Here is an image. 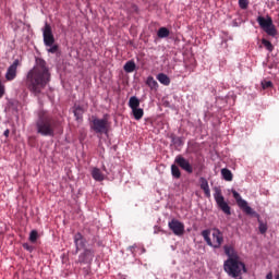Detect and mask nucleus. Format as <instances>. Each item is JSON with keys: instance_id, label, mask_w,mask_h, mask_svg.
<instances>
[{"instance_id": "f257e3e1", "label": "nucleus", "mask_w": 279, "mask_h": 279, "mask_svg": "<svg viewBox=\"0 0 279 279\" xmlns=\"http://www.w3.org/2000/svg\"><path fill=\"white\" fill-rule=\"evenodd\" d=\"M51 82V73L47 68V61L41 58L36 59V65L27 73L26 86L28 90L38 97L47 84Z\"/></svg>"}, {"instance_id": "f03ea898", "label": "nucleus", "mask_w": 279, "mask_h": 279, "mask_svg": "<svg viewBox=\"0 0 279 279\" xmlns=\"http://www.w3.org/2000/svg\"><path fill=\"white\" fill-rule=\"evenodd\" d=\"M225 254L228 256L227 260L223 263V270L230 278H241L243 274H247V268L245 267V263L241 260V256H239V252L234 250L232 245L223 246Z\"/></svg>"}, {"instance_id": "7ed1b4c3", "label": "nucleus", "mask_w": 279, "mask_h": 279, "mask_svg": "<svg viewBox=\"0 0 279 279\" xmlns=\"http://www.w3.org/2000/svg\"><path fill=\"white\" fill-rule=\"evenodd\" d=\"M36 130L40 136H56V130L60 128V122L53 116L45 110H39L37 113Z\"/></svg>"}, {"instance_id": "20e7f679", "label": "nucleus", "mask_w": 279, "mask_h": 279, "mask_svg": "<svg viewBox=\"0 0 279 279\" xmlns=\"http://www.w3.org/2000/svg\"><path fill=\"white\" fill-rule=\"evenodd\" d=\"M201 234L207 245H209V247H214V250H219V247L223 245V233H221L219 229H213V240L210 239V230L208 229L203 230Z\"/></svg>"}, {"instance_id": "39448f33", "label": "nucleus", "mask_w": 279, "mask_h": 279, "mask_svg": "<svg viewBox=\"0 0 279 279\" xmlns=\"http://www.w3.org/2000/svg\"><path fill=\"white\" fill-rule=\"evenodd\" d=\"M257 23L262 29L268 35V36H277L278 31L276 29V25H274V20H271L270 16L264 17V16H258L257 17Z\"/></svg>"}, {"instance_id": "423d86ee", "label": "nucleus", "mask_w": 279, "mask_h": 279, "mask_svg": "<svg viewBox=\"0 0 279 279\" xmlns=\"http://www.w3.org/2000/svg\"><path fill=\"white\" fill-rule=\"evenodd\" d=\"M90 130L96 134H107L108 133V119H98L93 117L90 122Z\"/></svg>"}, {"instance_id": "0eeeda50", "label": "nucleus", "mask_w": 279, "mask_h": 279, "mask_svg": "<svg viewBox=\"0 0 279 279\" xmlns=\"http://www.w3.org/2000/svg\"><path fill=\"white\" fill-rule=\"evenodd\" d=\"M214 199H215L218 208H220V210H222V213H225V215H232V213L230 211V205H228V203L226 202L223 194H221V190H219V189L215 190Z\"/></svg>"}, {"instance_id": "6e6552de", "label": "nucleus", "mask_w": 279, "mask_h": 279, "mask_svg": "<svg viewBox=\"0 0 279 279\" xmlns=\"http://www.w3.org/2000/svg\"><path fill=\"white\" fill-rule=\"evenodd\" d=\"M43 37H44V45L46 47H53L56 45V37L53 36V31L51 29V25L46 23L43 28Z\"/></svg>"}, {"instance_id": "1a4fd4ad", "label": "nucleus", "mask_w": 279, "mask_h": 279, "mask_svg": "<svg viewBox=\"0 0 279 279\" xmlns=\"http://www.w3.org/2000/svg\"><path fill=\"white\" fill-rule=\"evenodd\" d=\"M232 195L236 201L238 206H240L246 215H256V211H254V209H252V207L247 205V202L241 197V194H239V192L233 190Z\"/></svg>"}, {"instance_id": "9d476101", "label": "nucleus", "mask_w": 279, "mask_h": 279, "mask_svg": "<svg viewBox=\"0 0 279 279\" xmlns=\"http://www.w3.org/2000/svg\"><path fill=\"white\" fill-rule=\"evenodd\" d=\"M19 66H21V61L19 59H15L7 70V73H5L7 82H12L13 80H16V73H17Z\"/></svg>"}, {"instance_id": "9b49d317", "label": "nucleus", "mask_w": 279, "mask_h": 279, "mask_svg": "<svg viewBox=\"0 0 279 279\" xmlns=\"http://www.w3.org/2000/svg\"><path fill=\"white\" fill-rule=\"evenodd\" d=\"M168 228L175 234V236H182L184 234V223L178 219H172L168 223Z\"/></svg>"}, {"instance_id": "f8f14e48", "label": "nucleus", "mask_w": 279, "mask_h": 279, "mask_svg": "<svg viewBox=\"0 0 279 279\" xmlns=\"http://www.w3.org/2000/svg\"><path fill=\"white\" fill-rule=\"evenodd\" d=\"M95 258V251L92 248H85L83 253L78 255V263L83 265H90Z\"/></svg>"}, {"instance_id": "ddd939ff", "label": "nucleus", "mask_w": 279, "mask_h": 279, "mask_svg": "<svg viewBox=\"0 0 279 279\" xmlns=\"http://www.w3.org/2000/svg\"><path fill=\"white\" fill-rule=\"evenodd\" d=\"M175 165H178L183 171L186 173H193V166L189 161V159L184 158L182 155H179L174 159Z\"/></svg>"}, {"instance_id": "4468645a", "label": "nucleus", "mask_w": 279, "mask_h": 279, "mask_svg": "<svg viewBox=\"0 0 279 279\" xmlns=\"http://www.w3.org/2000/svg\"><path fill=\"white\" fill-rule=\"evenodd\" d=\"M74 243H75V254H77V252H80V250H82V247H86V239H84V235H82V233H76L74 235Z\"/></svg>"}, {"instance_id": "2eb2a0df", "label": "nucleus", "mask_w": 279, "mask_h": 279, "mask_svg": "<svg viewBox=\"0 0 279 279\" xmlns=\"http://www.w3.org/2000/svg\"><path fill=\"white\" fill-rule=\"evenodd\" d=\"M199 184L202 191H204L205 197H210V186L208 185V180H206L204 177H201Z\"/></svg>"}, {"instance_id": "dca6fc26", "label": "nucleus", "mask_w": 279, "mask_h": 279, "mask_svg": "<svg viewBox=\"0 0 279 279\" xmlns=\"http://www.w3.org/2000/svg\"><path fill=\"white\" fill-rule=\"evenodd\" d=\"M92 178L96 180V182H104L105 177L99 168H94L92 170Z\"/></svg>"}, {"instance_id": "f3484780", "label": "nucleus", "mask_w": 279, "mask_h": 279, "mask_svg": "<svg viewBox=\"0 0 279 279\" xmlns=\"http://www.w3.org/2000/svg\"><path fill=\"white\" fill-rule=\"evenodd\" d=\"M157 80H158V82H160V84H162L163 86H169V84H171V78H169V77L167 76V74H165V73H159V74L157 75Z\"/></svg>"}, {"instance_id": "a211bd4d", "label": "nucleus", "mask_w": 279, "mask_h": 279, "mask_svg": "<svg viewBox=\"0 0 279 279\" xmlns=\"http://www.w3.org/2000/svg\"><path fill=\"white\" fill-rule=\"evenodd\" d=\"M140 106H141V100L136 96H132L129 99V108H131V110L140 108Z\"/></svg>"}, {"instance_id": "6ab92c4d", "label": "nucleus", "mask_w": 279, "mask_h": 279, "mask_svg": "<svg viewBox=\"0 0 279 279\" xmlns=\"http://www.w3.org/2000/svg\"><path fill=\"white\" fill-rule=\"evenodd\" d=\"M221 175L223 180H226V182H232L233 180L232 171H230V169H227V168L221 169Z\"/></svg>"}, {"instance_id": "aec40b11", "label": "nucleus", "mask_w": 279, "mask_h": 279, "mask_svg": "<svg viewBox=\"0 0 279 279\" xmlns=\"http://www.w3.org/2000/svg\"><path fill=\"white\" fill-rule=\"evenodd\" d=\"M123 69L125 73H134V71H136V63L134 61H128Z\"/></svg>"}, {"instance_id": "412c9836", "label": "nucleus", "mask_w": 279, "mask_h": 279, "mask_svg": "<svg viewBox=\"0 0 279 279\" xmlns=\"http://www.w3.org/2000/svg\"><path fill=\"white\" fill-rule=\"evenodd\" d=\"M146 84L151 90L158 89V82L154 80V76H148L146 80Z\"/></svg>"}, {"instance_id": "4be33fe9", "label": "nucleus", "mask_w": 279, "mask_h": 279, "mask_svg": "<svg viewBox=\"0 0 279 279\" xmlns=\"http://www.w3.org/2000/svg\"><path fill=\"white\" fill-rule=\"evenodd\" d=\"M171 32L167 27H160L157 32L158 38H169Z\"/></svg>"}, {"instance_id": "5701e85b", "label": "nucleus", "mask_w": 279, "mask_h": 279, "mask_svg": "<svg viewBox=\"0 0 279 279\" xmlns=\"http://www.w3.org/2000/svg\"><path fill=\"white\" fill-rule=\"evenodd\" d=\"M73 113H74L76 121H80V119H82V117L84 114V107H82V106L74 107Z\"/></svg>"}, {"instance_id": "b1692460", "label": "nucleus", "mask_w": 279, "mask_h": 279, "mask_svg": "<svg viewBox=\"0 0 279 279\" xmlns=\"http://www.w3.org/2000/svg\"><path fill=\"white\" fill-rule=\"evenodd\" d=\"M171 174L173 178H175V180H180V178H182V172L177 165L171 166Z\"/></svg>"}, {"instance_id": "393cba45", "label": "nucleus", "mask_w": 279, "mask_h": 279, "mask_svg": "<svg viewBox=\"0 0 279 279\" xmlns=\"http://www.w3.org/2000/svg\"><path fill=\"white\" fill-rule=\"evenodd\" d=\"M133 117L136 121H141V118L145 114V111L141 108L132 109Z\"/></svg>"}, {"instance_id": "a878e982", "label": "nucleus", "mask_w": 279, "mask_h": 279, "mask_svg": "<svg viewBox=\"0 0 279 279\" xmlns=\"http://www.w3.org/2000/svg\"><path fill=\"white\" fill-rule=\"evenodd\" d=\"M262 45H264L265 49H267V51H274V44H271V41L267 40V39H262Z\"/></svg>"}, {"instance_id": "bb28decb", "label": "nucleus", "mask_w": 279, "mask_h": 279, "mask_svg": "<svg viewBox=\"0 0 279 279\" xmlns=\"http://www.w3.org/2000/svg\"><path fill=\"white\" fill-rule=\"evenodd\" d=\"M259 223V232L260 234H266L267 233V223L263 222V220H258Z\"/></svg>"}, {"instance_id": "cd10ccee", "label": "nucleus", "mask_w": 279, "mask_h": 279, "mask_svg": "<svg viewBox=\"0 0 279 279\" xmlns=\"http://www.w3.org/2000/svg\"><path fill=\"white\" fill-rule=\"evenodd\" d=\"M29 241L31 243H36V241H38V231L36 230L31 231Z\"/></svg>"}, {"instance_id": "c85d7f7f", "label": "nucleus", "mask_w": 279, "mask_h": 279, "mask_svg": "<svg viewBox=\"0 0 279 279\" xmlns=\"http://www.w3.org/2000/svg\"><path fill=\"white\" fill-rule=\"evenodd\" d=\"M247 5H250V0H239V7L241 10H247Z\"/></svg>"}, {"instance_id": "c756f323", "label": "nucleus", "mask_w": 279, "mask_h": 279, "mask_svg": "<svg viewBox=\"0 0 279 279\" xmlns=\"http://www.w3.org/2000/svg\"><path fill=\"white\" fill-rule=\"evenodd\" d=\"M271 86H274V83H271V81H263L262 82V87L265 89L267 88H271Z\"/></svg>"}, {"instance_id": "7c9ffc66", "label": "nucleus", "mask_w": 279, "mask_h": 279, "mask_svg": "<svg viewBox=\"0 0 279 279\" xmlns=\"http://www.w3.org/2000/svg\"><path fill=\"white\" fill-rule=\"evenodd\" d=\"M48 47H50V48L48 49V53H57V51H58V45H52V46H48Z\"/></svg>"}, {"instance_id": "2f4dec72", "label": "nucleus", "mask_w": 279, "mask_h": 279, "mask_svg": "<svg viewBox=\"0 0 279 279\" xmlns=\"http://www.w3.org/2000/svg\"><path fill=\"white\" fill-rule=\"evenodd\" d=\"M5 95V86H3V83L0 81V99Z\"/></svg>"}, {"instance_id": "473e14b6", "label": "nucleus", "mask_w": 279, "mask_h": 279, "mask_svg": "<svg viewBox=\"0 0 279 279\" xmlns=\"http://www.w3.org/2000/svg\"><path fill=\"white\" fill-rule=\"evenodd\" d=\"M24 250L27 252H34V246L29 245L28 243L23 244Z\"/></svg>"}, {"instance_id": "72a5a7b5", "label": "nucleus", "mask_w": 279, "mask_h": 279, "mask_svg": "<svg viewBox=\"0 0 279 279\" xmlns=\"http://www.w3.org/2000/svg\"><path fill=\"white\" fill-rule=\"evenodd\" d=\"M266 279H274V274L272 272H268L266 275Z\"/></svg>"}, {"instance_id": "f704fd0d", "label": "nucleus", "mask_w": 279, "mask_h": 279, "mask_svg": "<svg viewBox=\"0 0 279 279\" xmlns=\"http://www.w3.org/2000/svg\"><path fill=\"white\" fill-rule=\"evenodd\" d=\"M3 135L8 138V136H10V130L7 129V130L4 131V133H3Z\"/></svg>"}, {"instance_id": "c9c22d12", "label": "nucleus", "mask_w": 279, "mask_h": 279, "mask_svg": "<svg viewBox=\"0 0 279 279\" xmlns=\"http://www.w3.org/2000/svg\"><path fill=\"white\" fill-rule=\"evenodd\" d=\"M276 279H279V274L276 276Z\"/></svg>"}, {"instance_id": "e433bc0d", "label": "nucleus", "mask_w": 279, "mask_h": 279, "mask_svg": "<svg viewBox=\"0 0 279 279\" xmlns=\"http://www.w3.org/2000/svg\"><path fill=\"white\" fill-rule=\"evenodd\" d=\"M277 1H279V0H277Z\"/></svg>"}]
</instances>
